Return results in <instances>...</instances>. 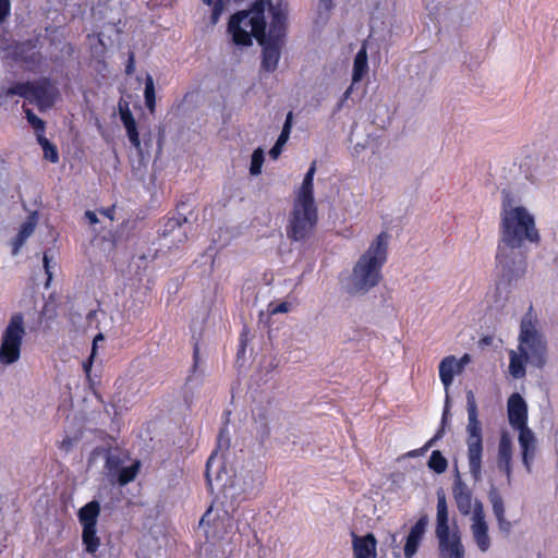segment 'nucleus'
Listing matches in <instances>:
<instances>
[{
	"mask_svg": "<svg viewBox=\"0 0 558 558\" xmlns=\"http://www.w3.org/2000/svg\"><path fill=\"white\" fill-rule=\"evenodd\" d=\"M134 69H135L134 54L131 53L130 58H129V62H128L126 68H125L126 74H129V75L132 74L134 72Z\"/></svg>",
	"mask_w": 558,
	"mask_h": 558,
	"instance_id": "3c124183",
	"label": "nucleus"
},
{
	"mask_svg": "<svg viewBox=\"0 0 558 558\" xmlns=\"http://www.w3.org/2000/svg\"><path fill=\"white\" fill-rule=\"evenodd\" d=\"M214 512H215L214 506L209 507V509L202 517L199 524L201 525H204V524L210 525V524H213L215 522V520H216V515H214Z\"/></svg>",
	"mask_w": 558,
	"mask_h": 558,
	"instance_id": "a19ab883",
	"label": "nucleus"
},
{
	"mask_svg": "<svg viewBox=\"0 0 558 558\" xmlns=\"http://www.w3.org/2000/svg\"><path fill=\"white\" fill-rule=\"evenodd\" d=\"M263 484V472L260 469L255 471H245L242 472L235 478L234 486H236L241 492L247 493L252 492L255 488H258Z\"/></svg>",
	"mask_w": 558,
	"mask_h": 558,
	"instance_id": "4be33fe9",
	"label": "nucleus"
},
{
	"mask_svg": "<svg viewBox=\"0 0 558 558\" xmlns=\"http://www.w3.org/2000/svg\"><path fill=\"white\" fill-rule=\"evenodd\" d=\"M25 336L24 317L14 314L4 329L0 347V365L8 366L15 363L21 356V345Z\"/></svg>",
	"mask_w": 558,
	"mask_h": 558,
	"instance_id": "6e6552de",
	"label": "nucleus"
},
{
	"mask_svg": "<svg viewBox=\"0 0 558 558\" xmlns=\"http://www.w3.org/2000/svg\"><path fill=\"white\" fill-rule=\"evenodd\" d=\"M389 235L378 234L359 257L352 272L344 279V289L350 294H365L381 280V269L387 260Z\"/></svg>",
	"mask_w": 558,
	"mask_h": 558,
	"instance_id": "7ed1b4c3",
	"label": "nucleus"
},
{
	"mask_svg": "<svg viewBox=\"0 0 558 558\" xmlns=\"http://www.w3.org/2000/svg\"><path fill=\"white\" fill-rule=\"evenodd\" d=\"M24 111L26 113L28 122L33 125V128L43 132L45 129L44 121L40 118H38L35 113H33L31 109L25 108Z\"/></svg>",
	"mask_w": 558,
	"mask_h": 558,
	"instance_id": "e433bc0d",
	"label": "nucleus"
},
{
	"mask_svg": "<svg viewBox=\"0 0 558 558\" xmlns=\"http://www.w3.org/2000/svg\"><path fill=\"white\" fill-rule=\"evenodd\" d=\"M436 509L435 535L438 541L439 557L465 558V547L459 527L454 523L450 527L448 505L444 493L437 494Z\"/></svg>",
	"mask_w": 558,
	"mask_h": 558,
	"instance_id": "423d86ee",
	"label": "nucleus"
},
{
	"mask_svg": "<svg viewBox=\"0 0 558 558\" xmlns=\"http://www.w3.org/2000/svg\"><path fill=\"white\" fill-rule=\"evenodd\" d=\"M112 213H113L112 208H109V209H106V210H101V214L104 216H106L109 220H113Z\"/></svg>",
	"mask_w": 558,
	"mask_h": 558,
	"instance_id": "5fc2aeb1",
	"label": "nucleus"
},
{
	"mask_svg": "<svg viewBox=\"0 0 558 558\" xmlns=\"http://www.w3.org/2000/svg\"><path fill=\"white\" fill-rule=\"evenodd\" d=\"M98 41L100 43V45H104V43H102L100 37H98Z\"/></svg>",
	"mask_w": 558,
	"mask_h": 558,
	"instance_id": "bf43d9fd",
	"label": "nucleus"
},
{
	"mask_svg": "<svg viewBox=\"0 0 558 558\" xmlns=\"http://www.w3.org/2000/svg\"><path fill=\"white\" fill-rule=\"evenodd\" d=\"M471 362V355L465 353L461 359L458 360V364L460 366V371L462 372L465 365Z\"/></svg>",
	"mask_w": 558,
	"mask_h": 558,
	"instance_id": "8fccbe9b",
	"label": "nucleus"
},
{
	"mask_svg": "<svg viewBox=\"0 0 558 558\" xmlns=\"http://www.w3.org/2000/svg\"><path fill=\"white\" fill-rule=\"evenodd\" d=\"M38 143L40 144L47 160L51 162H57L59 160L56 146H53L44 135H38Z\"/></svg>",
	"mask_w": 558,
	"mask_h": 558,
	"instance_id": "7c9ffc66",
	"label": "nucleus"
},
{
	"mask_svg": "<svg viewBox=\"0 0 558 558\" xmlns=\"http://www.w3.org/2000/svg\"><path fill=\"white\" fill-rule=\"evenodd\" d=\"M120 117L124 124V128L126 130V134H128V137H129L131 144L136 149L140 150L141 149V141H140L138 132L136 129L135 119L133 118L132 113L130 112V110L128 108H125V109L120 108Z\"/></svg>",
	"mask_w": 558,
	"mask_h": 558,
	"instance_id": "393cba45",
	"label": "nucleus"
},
{
	"mask_svg": "<svg viewBox=\"0 0 558 558\" xmlns=\"http://www.w3.org/2000/svg\"><path fill=\"white\" fill-rule=\"evenodd\" d=\"M507 414L509 424L514 429L526 428L527 426V404L520 393H512L507 402Z\"/></svg>",
	"mask_w": 558,
	"mask_h": 558,
	"instance_id": "ddd939ff",
	"label": "nucleus"
},
{
	"mask_svg": "<svg viewBox=\"0 0 558 558\" xmlns=\"http://www.w3.org/2000/svg\"><path fill=\"white\" fill-rule=\"evenodd\" d=\"M272 14L274 27L282 24L283 14L280 9L271 4V0H257L248 11H241L233 14L228 24V32L236 46L247 47L252 45V37H266L265 10Z\"/></svg>",
	"mask_w": 558,
	"mask_h": 558,
	"instance_id": "39448f33",
	"label": "nucleus"
},
{
	"mask_svg": "<svg viewBox=\"0 0 558 558\" xmlns=\"http://www.w3.org/2000/svg\"><path fill=\"white\" fill-rule=\"evenodd\" d=\"M458 359L454 355H448L444 357L439 363V378L445 387L446 393H448L449 387L451 386L456 375L461 374Z\"/></svg>",
	"mask_w": 558,
	"mask_h": 558,
	"instance_id": "aec40b11",
	"label": "nucleus"
},
{
	"mask_svg": "<svg viewBox=\"0 0 558 558\" xmlns=\"http://www.w3.org/2000/svg\"><path fill=\"white\" fill-rule=\"evenodd\" d=\"M489 501L495 518L506 515L504 499L496 489H492L488 494Z\"/></svg>",
	"mask_w": 558,
	"mask_h": 558,
	"instance_id": "c756f323",
	"label": "nucleus"
},
{
	"mask_svg": "<svg viewBox=\"0 0 558 558\" xmlns=\"http://www.w3.org/2000/svg\"><path fill=\"white\" fill-rule=\"evenodd\" d=\"M509 374L515 379L525 376L526 363L537 368H543L547 364V341L530 314L521 320L518 348L509 351Z\"/></svg>",
	"mask_w": 558,
	"mask_h": 558,
	"instance_id": "f03ea898",
	"label": "nucleus"
},
{
	"mask_svg": "<svg viewBox=\"0 0 558 558\" xmlns=\"http://www.w3.org/2000/svg\"><path fill=\"white\" fill-rule=\"evenodd\" d=\"M100 513V505L93 500L85 505L78 511V519L84 529H96L97 520Z\"/></svg>",
	"mask_w": 558,
	"mask_h": 558,
	"instance_id": "5701e85b",
	"label": "nucleus"
},
{
	"mask_svg": "<svg viewBox=\"0 0 558 558\" xmlns=\"http://www.w3.org/2000/svg\"><path fill=\"white\" fill-rule=\"evenodd\" d=\"M187 219L182 216L170 218L163 226L161 235L169 246H175L187 239Z\"/></svg>",
	"mask_w": 558,
	"mask_h": 558,
	"instance_id": "4468645a",
	"label": "nucleus"
},
{
	"mask_svg": "<svg viewBox=\"0 0 558 558\" xmlns=\"http://www.w3.org/2000/svg\"><path fill=\"white\" fill-rule=\"evenodd\" d=\"M496 520L499 531L507 535L510 534L512 530V523L506 518V515L498 517Z\"/></svg>",
	"mask_w": 558,
	"mask_h": 558,
	"instance_id": "58836bf2",
	"label": "nucleus"
},
{
	"mask_svg": "<svg viewBox=\"0 0 558 558\" xmlns=\"http://www.w3.org/2000/svg\"><path fill=\"white\" fill-rule=\"evenodd\" d=\"M32 84L33 83H16L7 89L5 95H17L25 98L26 100H29Z\"/></svg>",
	"mask_w": 558,
	"mask_h": 558,
	"instance_id": "2f4dec72",
	"label": "nucleus"
},
{
	"mask_svg": "<svg viewBox=\"0 0 558 558\" xmlns=\"http://www.w3.org/2000/svg\"><path fill=\"white\" fill-rule=\"evenodd\" d=\"M368 62L365 45L361 47L353 61L352 85H355L367 74Z\"/></svg>",
	"mask_w": 558,
	"mask_h": 558,
	"instance_id": "b1692460",
	"label": "nucleus"
},
{
	"mask_svg": "<svg viewBox=\"0 0 558 558\" xmlns=\"http://www.w3.org/2000/svg\"><path fill=\"white\" fill-rule=\"evenodd\" d=\"M228 448L229 439L225 438V436L221 434L218 439V447L210 454L206 464V477L209 485H211L214 481L223 483L230 477L226 468V451Z\"/></svg>",
	"mask_w": 558,
	"mask_h": 558,
	"instance_id": "9d476101",
	"label": "nucleus"
},
{
	"mask_svg": "<svg viewBox=\"0 0 558 558\" xmlns=\"http://www.w3.org/2000/svg\"><path fill=\"white\" fill-rule=\"evenodd\" d=\"M439 437H441V430H440V432H438V434L436 435V437H435V438H433V439H430V440L426 444V446H425V447H426V448H429V447L434 444L435 439H436V438H439Z\"/></svg>",
	"mask_w": 558,
	"mask_h": 558,
	"instance_id": "4d7b16f0",
	"label": "nucleus"
},
{
	"mask_svg": "<svg viewBox=\"0 0 558 558\" xmlns=\"http://www.w3.org/2000/svg\"><path fill=\"white\" fill-rule=\"evenodd\" d=\"M10 12V0H0V23L7 17Z\"/></svg>",
	"mask_w": 558,
	"mask_h": 558,
	"instance_id": "79ce46f5",
	"label": "nucleus"
},
{
	"mask_svg": "<svg viewBox=\"0 0 558 558\" xmlns=\"http://www.w3.org/2000/svg\"><path fill=\"white\" fill-rule=\"evenodd\" d=\"M510 290L507 283L499 282L486 294L487 306L499 311L502 310L509 300Z\"/></svg>",
	"mask_w": 558,
	"mask_h": 558,
	"instance_id": "412c9836",
	"label": "nucleus"
},
{
	"mask_svg": "<svg viewBox=\"0 0 558 558\" xmlns=\"http://www.w3.org/2000/svg\"><path fill=\"white\" fill-rule=\"evenodd\" d=\"M105 339L104 335L102 333H98L96 335V337L94 338V341H93V349H92V354H90V357H89V361L87 363L84 364V369L86 373L89 372L90 369V365H92V360L94 359L95 354H96V347L98 344L99 341H102Z\"/></svg>",
	"mask_w": 558,
	"mask_h": 558,
	"instance_id": "ea45409f",
	"label": "nucleus"
},
{
	"mask_svg": "<svg viewBox=\"0 0 558 558\" xmlns=\"http://www.w3.org/2000/svg\"><path fill=\"white\" fill-rule=\"evenodd\" d=\"M203 1L207 5H213L210 21H211V25L217 24V22L220 19V15L222 14L223 9H225L223 0H203Z\"/></svg>",
	"mask_w": 558,
	"mask_h": 558,
	"instance_id": "f704fd0d",
	"label": "nucleus"
},
{
	"mask_svg": "<svg viewBox=\"0 0 558 558\" xmlns=\"http://www.w3.org/2000/svg\"><path fill=\"white\" fill-rule=\"evenodd\" d=\"M501 244L498 248V263L509 271L520 270L524 257L518 248L525 241L538 242L539 235L534 216L523 206L518 205L508 193L502 192Z\"/></svg>",
	"mask_w": 558,
	"mask_h": 558,
	"instance_id": "f257e3e1",
	"label": "nucleus"
},
{
	"mask_svg": "<svg viewBox=\"0 0 558 558\" xmlns=\"http://www.w3.org/2000/svg\"><path fill=\"white\" fill-rule=\"evenodd\" d=\"M144 97L147 109L150 113H154L156 107V95L154 80L150 75H147L146 77Z\"/></svg>",
	"mask_w": 558,
	"mask_h": 558,
	"instance_id": "cd10ccee",
	"label": "nucleus"
},
{
	"mask_svg": "<svg viewBox=\"0 0 558 558\" xmlns=\"http://www.w3.org/2000/svg\"><path fill=\"white\" fill-rule=\"evenodd\" d=\"M111 462H112V458H111V457H109V458H108V460H107V464H108V465H110V464H111Z\"/></svg>",
	"mask_w": 558,
	"mask_h": 558,
	"instance_id": "13d9d810",
	"label": "nucleus"
},
{
	"mask_svg": "<svg viewBox=\"0 0 558 558\" xmlns=\"http://www.w3.org/2000/svg\"><path fill=\"white\" fill-rule=\"evenodd\" d=\"M452 495L459 512L462 515H472L474 511V502L472 492L459 473H457L452 487Z\"/></svg>",
	"mask_w": 558,
	"mask_h": 558,
	"instance_id": "2eb2a0df",
	"label": "nucleus"
},
{
	"mask_svg": "<svg viewBox=\"0 0 558 558\" xmlns=\"http://www.w3.org/2000/svg\"><path fill=\"white\" fill-rule=\"evenodd\" d=\"M512 456L513 444L510 434L506 430L501 432L497 447L496 463L499 471L504 472L508 484L512 478Z\"/></svg>",
	"mask_w": 558,
	"mask_h": 558,
	"instance_id": "f8f14e48",
	"label": "nucleus"
},
{
	"mask_svg": "<svg viewBox=\"0 0 558 558\" xmlns=\"http://www.w3.org/2000/svg\"><path fill=\"white\" fill-rule=\"evenodd\" d=\"M85 218L87 219V221L90 223V225H96L99 220H98V217L96 215V213L92 211V210H87L85 213Z\"/></svg>",
	"mask_w": 558,
	"mask_h": 558,
	"instance_id": "09e8293b",
	"label": "nucleus"
},
{
	"mask_svg": "<svg viewBox=\"0 0 558 558\" xmlns=\"http://www.w3.org/2000/svg\"><path fill=\"white\" fill-rule=\"evenodd\" d=\"M258 44L262 46V63L263 71L272 73L277 70L281 57V41L279 38L266 36L258 38Z\"/></svg>",
	"mask_w": 558,
	"mask_h": 558,
	"instance_id": "9b49d317",
	"label": "nucleus"
},
{
	"mask_svg": "<svg viewBox=\"0 0 558 558\" xmlns=\"http://www.w3.org/2000/svg\"><path fill=\"white\" fill-rule=\"evenodd\" d=\"M35 228L36 220L34 217H29L27 221L22 225L17 236L12 242V255L15 256L19 254L26 240L34 233Z\"/></svg>",
	"mask_w": 558,
	"mask_h": 558,
	"instance_id": "a878e982",
	"label": "nucleus"
},
{
	"mask_svg": "<svg viewBox=\"0 0 558 558\" xmlns=\"http://www.w3.org/2000/svg\"><path fill=\"white\" fill-rule=\"evenodd\" d=\"M470 532L472 541L481 553H487L492 547L489 525L486 520L484 506L481 500H475L474 511L470 518Z\"/></svg>",
	"mask_w": 558,
	"mask_h": 558,
	"instance_id": "1a4fd4ad",
	"label": "nucleus"
},
{
	"mask_svg": "<svg viewBox=\"0 0 558 558\" xmlns=\"http://www.w3.org/2000/svg\"><path fill=\"white\" fill-rule=\"evenodd\" d=\"M353 86H354V85H352V84H351V85L347 88V90L343 93V95H342V97H341V99H340L339 104L337 105V108H338V109H341V108L343 107L344 102L347 101V99H349V97L351 96V94H352V92H353Z\"/></svg>",
	"mask_w": 558,
	"mask_h": 558,
	"instance_id": "49530a36",
	"label": "nucleus"
},
{
	"mask_svg": "<svg viewBox=\"0 0 558 558\" xmlns=\"http://www.w3.org/2000/svg\"><path fill=\"white\" fill-rule=\"evenodd\" d=\"M74 446V439L66 436L59 442V448L65 452H69Z\"/></svg>",
	"mask_w": 558,
	"mask_h": 558,
	"instance_id": "c03bdc74",
	"label": "nucleus"
},
{
	"mask_svg": "<svg viewBox=\"0 0 558 558\" xmlns=\"http://www.w3.org/2000/svg\"><path fill=\"white\" fill-rule=\"evenodd\" d=\"M283 146H284L283 144H280V143H278V142H276V144H275V145L272 146V148L269 150V156H270L272 159H277V158L280 156V154H281V151H282V149H283Z\"/></svg>",
	"mask_w": 558,
	"mask_h": 558,
	"instance_id": "a18cd8bd",
	"label": "nucleus"
},
{
	"mask_svg": "<svg viewBox=\"0 0 558 558\" xmlns=\"http://www.w3.org/2000/svg\"><path fill=\"white\" fill-rule=\"evenodd\" d=\"M291 308V305L288 302H281L279 304L270 303L268 305L269 315H277L288 313Z\"/></svg>",
	"mask_w": 558,
	"mask_h": 558,
	"instance_id": "4c0bfd02",
	"label": "nucleus"
},
{
	"mask_svg": "<svg viewBox=\"0 0 558 558\" xmlns=\"http://www.w3.org/2000/svg\"><path fill=\"white\" fill-rule=\"evenodd\" d=\"M43 262H44L45 272L47 274V277H48L47 282H46V287L48 288L50 284L51 278H52V274L50 270V258L47 254H44Z\"/></svg>",
	"mask_w": 558,
	"mask_h": 558,
	"instance_id": "37998d69",
	"label": "nucleus"
},
{
	"mask_svg": "<svg viewBox=\"0 0 558 558\" xmlns=\"http://www.w3.org/2000/svg\"><path fill=\"white\" fill-rule=\"evenodd\" d=\"M518 441L521 448L522 462L526 471L531 472L532 462L536 453V437L530 427L518 429Z\"/></svg>",
	"mask_w": 558,
	"mask_h": 558,
	"instance_id": "f3484780",
	"label": "nucleus"
},
{
	"mask_svg": "<svg viewBox=\"0 0 558 558\" xmlns=\"http://www.w3.org/2000/svg\"><path fill=\"white\" fill-rule=\"evenodd\" d=\"M320 4L328 10L332 7V0H320Z\"/></svg>",
	"mask_w": 558,
	"mask_h": 558,
	"instance_id": "6e6d98bb",
	"label": "nucleus"
},
{
	"mask_svg": "<svg viewBox=\"0 0 558 558\" xmlns=\"http://www.w3.org/2000/svg\"><path fill=\"white\" fill-rule=\"evenodd\" d=\"M136 473H137V465H131L128 468H123L119 472L118 481L121 485H125L135 478Z\"/></svg>",
	"mask_w": 558,
	"mask_h": 558,
	"instance_id": "c9c22d12",
	"label": "nucleus"
},
{
	"mask_svg": "<svg viewBox=\"0 0 558 558\" xmlns=\"http://www.w3.org/2000/svg\"><path fill=\"white\" fill-rule=\"evenodd\" d=\"M82 539L88 554L94 555L98 550L100 546V539L96 534V529H84L82 533Z\"/></svg>",
	"mask_w": 558,
	"mask_h": 558,
	"instance_id": "bb28decb",
	"label": "nucleus"
},
{
	"mask_svg": "<svg viewBox=\"0 0 558 558\" xmlns=\"http://www.w3.org/2000/svg\"><path fill=\"white\" fill-rule=\"evenodd\" d=\"M264 162V151L262 148H257L252 154L250 172L253 175H258L262 172V166Z\"/></svg>",
	"mask_w": 558,
	"mask_h": 558,
	"instance_id": "473e14b6",
	"label": "nucleus"
},
{
	"mask_svg": "<svg viewBox=\"0 0 558 558\" xmlns=\"http://www.w3.org/2000/svg\"><path fill=\"white\" fill-rule=\"evenodd\" d=\"M57 93L54 87L47 81L32 84L29 102L38 106L39 109H46L54 102Z\"/></svg>",
	"mask_w": 558,
	"mask_h": 558,
	"instance_id": "dca6fc26",
	"label": "nucleus"
},
{
	"mask_svg": "<svg viewBox=\"0 0 558 558\" xmlns=\"http://www.w3.org/2000/svg\"><path fill=\"white\" fill-rule=\"evenodd\" d=\"M448 402H449V398L447 397L446 398V407H445L444 414H442V424H445V422L447 421V417H448V412H449Z\"/></svg>",
	"mask_w": 558,
	"mask_h": 558,
	"instance_id": "864d4df0",
	"label": "nucleus"
},
{
	"mask_svg": "<svg viewBox=\"0 0 558 558\" xmlns=\"http://www.w3.org/2000/svg\"><path fill=\"white\" fill-rule=\"evenodd\" d=\"M377 541L374 534L359 536L352 533V549L354 558H376Z\"/></svg>",
	"mask_w": 558,
	"mask_h": 558,
	"instance_id": "a211bd4d",
	"label": "nucleus"
},
{
	"mask_svg": "<svg viewBox=\"0 0 558 558\" xmlns=\"http://www.w3.org/2000/svg\"><path fill=\"white\" fill-rule=\"evenodd\" d=\"M468 401V418L469 423L466 426V456L470 474L474 482L482 481V460H483V438L482 427L477 418V407L475 398L472 391L466 395Z\"/></svg>",
	"mask_w": 558,
	"mask_h": 558,
	"instance_id": "0eeeda50",
	"label": "nucleus"
},
{
	"mask_svg": "<svg viewBox=\"0 0 558 558\" xmlns=\"http://www.w3.org/2000/svg\"><path fill=\"white\" fill-rule=\"evenodd\" d=\"M292 121H293V114H292V112H289V113L287 114V118H286V121H284V124H283L282 131H286V132L291 133V129H292Z\"/></svg>",
	"mask_w": 558,
	"mask_h": 558,
	"instance_id": "de8ad7c7",
	"label": "nucleus"
},
{
	"mask_svg": "<svg viewBox=\"0 0 558 558\" xmlns=\"http://www.w3.org/2000/svg\"><path fill=\"white\" fill-rule=\"evenodd\" d=\"M428 525V518L426 515L418 519V521L411 527L409 535L407 536V542L404 545V556L405 558H412L424 537L426 532V527Z\"/></svg>",
	"mask_w": 558,
	"mask_h": 558,
	"instance_id": "6ab92c4d",
	"label": "nucleus"
},
{
	"mask_svg": "<svg viewBox=\"0 0 558 558\" xmlns=\"http://www.w3.org/2000/svg\"><path fill=\"white\" fill-rule=\"evenodd\" d=\"M289 136H290V133L289 132H286V131H281L277 142L280 143V144H283L286 145V143L288 142L289 140Z\"/></svg>",
	"mask_w": 558,
	"mask_h": 558,
	"instance_id": "603ef678",
	"label": "nucleus"
},
{
	"mask_svg": "<svg viewBox=\"0 0 558 558\" xmlns=\"http://www.w3.org/2000/svg\"><path fill=\"white\" fill-rule=\"evenodd\" d=\"M316 162L308 168L301 185L294 192L293 206L287 227L288 238L294 241L306 240L318 221V209L314 197V175Z\"/></svg>",
	"mask_w": 558,
	"mask_h": 558,
	"instance_id": "20e7f679",
	"label": "nucleus"
},
{
	"mask_svg": "<svg viewBox=\"0 0 558 558\" xmlns=\"http://www.w3.org/2000/svg\"><path fill=\"white\" fill-rule=\"evenodd\" d=\"M427 464L429 469L435 471L437 474L444 473L448 468L447 459L441 454L439 450L432 452Z\"/></svg>",
	"mask_w": 558,
	"mask_h": 558,
	"instance_id": "c85d7f7f",
	"label": "nucleus"
},
{
	"mask_svg": "<svg viewBox=\"0 0 558 558\" xmlns=\"http://www.w3.org/2000/svg\"><path fill=\"white\" fill-rule=\"evenodd\" d=\"M372 144L373 140L368 135L362 137L361 140L356 138L352 147V155L354 157H360L367 148L372 146Z\"/></svg>",
	"mask_w": 558,
	"mask_h": 558,
	"instance_id": "72a5a7b5",
	"label": "nucleus"
}]
</instances>
